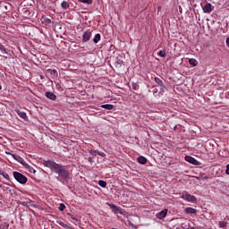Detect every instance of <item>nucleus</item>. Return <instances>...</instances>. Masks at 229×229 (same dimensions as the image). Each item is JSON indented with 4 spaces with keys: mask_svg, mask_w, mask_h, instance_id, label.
Listing matches in <instances>:
<instances>
[{
    "mask_svg": "<svg viewBox=\"0 0 229 229\" xmlns=\"http://www.w3.org/2000/svg\"><path fill=\"white\" fill-rule=\"evenodd\" d=\"M43 165H45V167H48L51 171L59 174L63 180H67V178H69V171L65 169L64 165H62L52 160L43 161Z\"/></svg>",
    "mask_w": 229,
    "mask_h": 229,
    "instance_id": "obj_1",
    "label": "nucleus"
},
{
    "mask_svg": "<svg viewBox=\"0 0 229 229\" xmlns=\"http://www.w3.org/2000/svg\"><path fill=\"white\" fill-rule=\"evenodd\" d=\"M13 177L16 181H18L19 183H21L24 185L28 182V177L23 175L22 174L19 172H13Z\"/></svg>",
    "mask_w": 229,
    "mask_h": 229,
    "instance_id": "obj_2",
    "label": "nucleus"
},
{
    "mask_svg": "<svg viewBox=\"0 0 229 229\" xmlns=\"http://www.w3.org/2000/svg\"><path fill=\"white\" fill-rule=\"evenodd\" d=\"M182 199H185L186 201H191V203H194L196 201V198L194 195H191L189 192L184 191L182 195Z\"/></svg>",
    "mask_w": 229,
    "mask_h": 229,
    "instance_id": "obj_3",
    "label": "nucleus"
},
{
    "mask_svg": "<svg viewBox=\"0 0 229 229\" xmlns=\"http://www.w3.org/2000/svg\"><path fill=\"white\" fill-rule=\"evenodd\" d=\"M91 37H92V30H86L82 36V42H89Z\"/></svg>",
    "mask_w": 229,
    "mask_h": 229,
    "instance_id": "obj_4",
    "label": "nucleus"
},
{
    "mask_svg": "<svg viewBox=\"0 0 229 229\" xmlns=\"http://www.w3.org/2000/svg\"><path fill=\"white\" fill-rule=\"evenodd\" d=\"M184 159L186 162H189V164H192L193 165H199V162L191 156H186Z\"/></svg>",
    "mask_w": 229,
    "mask_h": 229,
    "instance_id": "obj_5",
    "label": "nucleus"
},
{
    "mask_svg": "<svg viewBox=\"0 0 229 229\" xmlns=\"http://www.w3.org/2000/svg\"><path fill=\"white\" fill-rule=\"evenodd\" d=\"M214 10V6L211 4H206L203 7L204 13H210Z\"/></svg>",
    "mask_w": 229,
    "mask_h": 229,
    "instance_id": "obj_6",
    "label": "nucleus"
},
{
    "mask_svg": "<svg viewBox=\"0 0 229 229\" xmlns=\"http://www.w3.org/2000/svg\"><path fill=\"white\" fill-rule=\"evenodd\" d=\"M46 98L48 99H51L52 101H56V95H55L53 92L47 91L45 93Z\"/></svg>",
    "mask_w": 229,
    "mask_h": 229,
    "instance_id": "obj_7",
    "label": "nucleus"
},
{
    "mask_svg": "<svg viewBox=\"0 0 229 229\" xmlns=\"http://www.w3.org/2000/svg\"><path fill=\"white\" fill-rule=\"evenodd\" d=\"M165 216H167V209H164L161 212L157 214V219H164V217H165Z\"/></svg>",
    "mask_w": 229,
    "mask_h": 229,
    "instance_id": "obj_8",
    "label": "nucleus"
},
{
    "mask_svg": "<svg viewBox=\"0 0 229 229\" xmlns=\"http://www.w3.org/2000/svg\"><path fill=\"white\" fill-rule=\"evenodd\" d=\"M138 162L139 164H142V165H145V164H148V159L143 156H140L138 157Z\"/></svg>",
    "mask_w": 229,
    "mask_h": 229,
    "instance_id": "obj_9",
    "label": "nucleus"
},
{
    "mask_svg": "<svg viewBox=\"0 0 229 229\" xmlns=\"http://www.w3.org/2000/svg\"><path fill=\"white\" fill-rule=\"evenodd\" d=\"M17 114H18L19 117H21V119H24V121H26V119H28V115H27L26 113H24V112L17 111Z\"/></svg>",
    "mask_w": 229,
    "mask_h": 229,
    "instance_id": "obj_10",
    "label": "nucleus"
},
{
    "mask_svg": "<svg viewBox=\"0 0 229 229\" xmlns=\"http://www.w3.org/2000/svg\"><path fill=\"white\" fill-rule=\"evenodd\" d=\"M111 208H113V212H114L115 214H121V208L115 205H111Z\"/></svg>",
    "mask_w": 229,
    "mask_h": 229,
    "instance_id": "obj_11",
    "label": "nucleus"
},
{
    "mask_svg": "<svg viewBox=\"0 0 229 229\" xmlns=\"http://www.w3.org/2000/svg\"><path fill=\"white\" fill-rule=\"evenodd\" d=\"M154 81H155L159 87H164V81H162L160 78L155 77Z\"/></svg>",
    "mask_w": 229,
    "mask_h": 229,
    "instance_id": "obj_12",
    "label": "nucleus"
},
{
    "mask_svg": "<svg viewBox=\"0 0 229 229\" xmlns=\"http://www.w3.org/2000/svg\"><path fill=\"white\" fill-rule=\"evenodd\" d=\"M101 108H105L106 110H114V105H111V104L102 105Z\"/></svg>",
    "mask_w": 229,
    "mask_h": 229,
    "instance_id": "obj_13",
    "label": "nucleus"
},
{
    "mask_svg": "<svg viewBox=\"0 0 229 229\" xmlns=\"http://www.w3.org/2000/svg\"><path fill=\"white\" fill-rule=\"evenodd\" d=\"M0 174H1V176H3L5 180H10V175L8 174V173L4 172L3 170H0Z\"/></svg>",
    "mask_w": 229,
    "mask_h": 229,
    "instance_id": "obj_14",
    "label": "nucleus"
},
{
    "mask_svg": "<svg viewBox=\"0 0 229 229\" xmlns=\"http://www.w3.org/2000/svg\"><path fill=\"white\" fill-rule=\"evenodd\" d=\"M190 65H192V67H196L198 65V61L194 58L189 59Z\"/></svg>",
    "mask_w": 229,
    "mask_h": 229,
    "instance_id": "obj_15",
    "label": "nucleus"
},
{
    "mask_svg": "<svg viewBox=\"0 0 229 229\" xmlns=\"http://www.w3.org/2000/svg\"><path fill=\"white\" fill-rule=\"evenodd\" d=\"M185 212L186 214H196V209H194L193 208H186Z\"/></svg>",
    "mask_w": 229,
    "mask_h": 229,
    "instance_id": "obj_16",
    "label": "nucleus"
},
{
    "mask_svg": "<svg viewBox=\"0 0 229 229\" xmlns=\"http://www.w3.org/2000/svg\"><path fill=\"white\" fill-rule=\"evenodd\" d=\"M99 40H101V34H96L94 38H93V42L95 44H98V42H99Z\"/></svg>",
    "mask_w": 229,
    "mask_h": 229,
    "instance_id": "obj_17",
    "label": "nucleus"
},
{
    "mask_svg": "<svg viewBox=\"0 0 229 229\" xmlns=\"http://www.w3.org/2000/svg\"><path fill=\"white\" fill-rule=\"evenodd\" d=\"M61 6L64 10H67V8H69V2L67 1H64L62 4H61Z\"/></svg>",
    "mask_w": 229,
    "mask_h": 229,
    "instance_id": "obj_18",
    "label": "nucleus"
},
{
    "mask_svg": "<svg viewBox=\"0 0 229 229\" xmlns=\"http://www.w3.org/2000/svg\"><path fill=\"white\" fill-rule=\"evenodd\" d=\"M0 51L3 55H8V51L4 48V46L0 45Z\"/></svg>",
    "mask_w": 229,
    "mask_h": 229,
    "instance_id": "obj_19",
    "label": "nucleus"
},
{
    "mask_svg": "<svg viewBox=\"0 0 229 229\" xmlns=\"http://www.w3.org/2000/svg\"><path fill=\"white\" fill-rule=\"evenodd\" d=\"M98 185H99L100 187L105 188V187H106V182H105V181H103V180H100V181H98Z\"/></svg>",
    "mask_w": 229,
    "mask_h": 229,
    "instance_id": "obj_20",
    "label": "nucleus"
},
{
    "mask_svg": "<svg viewBox=\"0 0 229 229\" xmlns=\"http://www.w3.org/2000/svg\"><path fill=\"white\" fill-rule=\"evenodd\" d=\"M226 225H228V223H226L225 221L219 222L220 228H226Z\"/></svg>",
    "mask_w": 229,
    "mask_h": 229,
    "instance_id": "obj_21",
    "label": "nucleus"
},
{
    "mask_svg": "<svg viewBox=\"0 0 229 229\" xmlns=\"http://www.w3.org/2000/svg\"><path fill=\"white\" fill-rule=\"evenodd\" d=\"M158 55L161 56V58H165V50H160Z\"/></svg>",
    "mask_w": 229,
    "mask_h": 229,
    "instance_id": "obj_22",
    "label": "nucleus"
},
{
    "mask_svg": "<svg viewBox=\"0 0 229 229\" xmlns=\"http://www.w3.org/2000/svg\"><path fill=\"white\" fill-rule=\"evenodd\" d=\"M50 72V74H52L53 76H58V71L56 70H48Z\"/></svg>",
    "mask_w": 229,
    "mask_h": 229,
    "instance_id": "obj_23",
    "label": "nucleus"
},
{
    "mask_svg": "<svg viewBox=\"0 0 229 229\" xmlns=\"http://www.w3.org/2000/svg\"><path fill=\"white\" fill-rule=\"evenodd\" d=\"M2 229H8L10 228V225L8 223L1 224Z\"/></svg>",
    "mask_w": 229,
    "mask_h": 229,
    "instance_id": "obj_24",
    "label": "nucleus"
},
{
    "mask_svg": "<svg viewBox=\"0 0 229 229\" xmlns=\"http://www.w3.org/2000/svg\"><path fill=\"white\" fill-rule=\"evenodd\" d=\"M59 210H60V212H64V210H65V204L61 203L59 205Z\"/></svg>",
    "mask_w": 229,
    "mask_h": 229,
    "instance_id": "obj_25",
    "label": "nucleus"
},
{
    "mask_svg": "<svg viewBox=\"0 0 229 229\" xmlns=\"http://www.w3.org/2000/svg\"><path fill=\"white\" fill-rule=\"evenodd\" d=\"M80 3H85L86 4H92V0H79Z\"/></svg>",
    "mask_w": 229,
    "mask_h": 229,
    "instance_id": "obj_26",
    "label": "nucleus"
},
{
    "mask_svg": "<svg viewBox=\"0 0 229 229\" xmlns=\"http://www.w3.org/2000/svg\"><path fill=\"white\" fill-rule=\"evenodd\" d=\"M29 169V173H31L32 174H35V173H37V171L35 170V168L31 167V166H28Z\"/></svg>",
    "mask_w": 229,
    "mask_h": 229,
    "instance_id": "obj_27",
    "label": "nucleus"
},
{
    "mask_svg": "<svg viewBox=\"0 0 229 229\" xmlns=\"http://www.w3.org/2000/svg\"><path fill=\"white\" fill-rule=\"evenodd\" d=\"M89 155H93L94 157H96V155H98V150H89Z\"/></svg>",
    "mask_w": 229,
    "mask_h": 229,
    "instance_id": "obj_28",
    "label": "nucleus"
},
{
    "mask_svg": "<svg viewBox=\"0 0 229 229\" xmlns=\"http://www.w3.org/2000/svg\"><path fill=\"white\" fill-rule=\"evenodd\" d=\"M13 157L14 160H21V157L17 154H13Z\"/></svg>",
    "mask_w": 229,
    "mask_h": 229,
    "instance_id": "obj_29",
    "label": "nucleus"
},
{
    "mask_svg": "<svg viewBox=\"0 0 229 229\" xmlns=\"http://www.w3.org/2000/svg\"><path fill=\"white\" fill-rule=\"evenodd\" d=\"M132 89H133V90H139V84L132 83Z\"/></svg>",
    "mask_w": 229,
    "mask_h": 229,
    "instance_id": "obj_30",
    "label": "nucleus"
},
{
    "mask_svg": "<svg viewBox=\"0 0 229 229\" xmlns=\"http://www.w3.org/2000/svg\"><path fill=\"white\" fill-rule=\"evenodd\" d=\"M98 155L99 156V157H106V154H105L104 152H98Z\"/></svg>",
    "mask_w": 229,
    "mask_h": 229,
    "instance_id": "obj_31",
    "label": "nucleus"
},
{
    "mask_svg": "<svg viewBox=\"0 0 229 229\" xmlns=\"http://www.w3.org/2000/svg\"><path fill=\"white\" fill-rule=\"evenodd\" d=\"M225 174H229V164L226 165Z\"/></svg>",
    "mask_w": 229,
    "mask_h": 229,
    "instance_id": "obj_32",
    "label": "nucleus"
},
{
    "mask_svg": "<svg viewBox=\"0 0 229 229\" xmlns=\"http://www.w3.org/2000/svg\"><path fill=\"white\" fill-rule=\"evenodd\" d=\"M225 44H226V46L229 47V38H226Z\"/></svg>",
    "mask_w": 229,
    "mask_h": 229,
    "instance_id": "obj_33",
    "label": "nucleus"
},
{
    "mask_svg": "<svg viewBox=\"0 0 229 229\" xmlns=\"http://www.w3.org/2000/svg\"><path fill=\"white\" fill-rule=\"evenodd\" d=\"M89 162H90L91 164L94 162V159L92 157H89L88 158Z\"/></svg>",
    "mask_w": 229,
    "mask_h": 229,
    "instance_id": "obj_34",
    "label": "nucleus"
},
{
    "mask_svg": "<svg viewBox=\"0 0 229 229\" xmlns=\"http://www.w3.org/2000/svg\"><path fill=\"white\" fill-rule=\"evenodd\" d=\"M47 24H51V19L47 20Z\"/></svg>",
    "mask_w": 229,
    "mask_h": 229,
    "instance_id": "obj_35",
    "label": "nucleus"
},
{
    "mask_svg": "<svg viewBox=\"0 0 229 229\" xmlns=\"http://www.w3.org/2000/svg\"><path fill=\"white\" fill-rule=\"evenodd\" d=\"M157 10H158V12H160V10H162V7H161V6H158V7H157Z\"/></svg>",
    "mask_w": 229,
    "mask_h": 229,
    "instance_id": "obj_36",
    "label": "nucleus"
},
{
    "mask_svg": "<svg viewBox=\"0 0 229 229\" xmlns=\"http://www.w3.org/2000/svg\"><path fill=\"white\" fill-rule=\"evenodd\" d=\"M61 226H64V223H60Z\"/></svg>",
    "mask_w": 229,
    "mask_h": 229,
    "instance_id": "obj_37",
    "label": "nucleus"
},
{
    "mask_svg": "<svg viewBox=\"0 0 229 229\" xmlns=\"http://www.w3.org/2000/svg\"><path fill=\"white\" fill-rule=\"evenodd\" d=\"M1 89H3V87H2L1 84H0V90H1Z\"/></svg>",
    "mask_w": 229,
    "mask_h": 229,
    "instance_id": "obj_38",
    "label": "nucleus"
},
{
    "mask_svg": "<svg viewBox=\"0 0 229 229\" xmlns=\"http://www.w3.org/2000/svg\"><path fill=\"white\" fill-rule=\"evenodd\" d=\"M0 229H3L2 225H0Z\"/></svg>",
    "mask_w": 229,
    "mask_h": 229,
    "instance_id": "obj_39",
    "label": "nucleus"
}]
</instances>
